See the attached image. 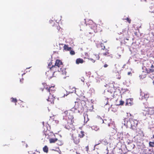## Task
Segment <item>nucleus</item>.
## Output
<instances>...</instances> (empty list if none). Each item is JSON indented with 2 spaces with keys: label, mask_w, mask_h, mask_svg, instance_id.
Returning <instances> with one entry per match:
<instances>
[{
  "label": "nucleus",
  "mask_w": 154,
  "mask_h": 154,
  "mask_svg": "<svg viewBox=\"0 0 154 154\" xmlns=\"http://www.w3.org/2000/svg\"><path fill=\"white\" fill-rule=\"evenodd\" d=\"M153 84L154 85V80L153 81Z\"/></svg>",
  "instance_id": "obj_46"
},
{
  "label": "nucleus",
  "mask_w": 154,
  "mask_h": 154,
  "mask_svg": "<svg viewBox=\"0 0 154 154\" xmlns=\"http://www.w3.org/2000/svg\"><path fill=\"white\" fill-rule=\"evenodd\" d=\"M116 101V103L115 104L113 105H112L111 106V107L112 109H113L115 106L122 105H123L124 103V101L120 100L118 98H117Z\"/></svg>",
  "instance_id": "obj_9"
},
{
  "label": "nucleus",
  "mask_w": 154,
  "mask_h": 154,
  "mask_svg": "<svg viewBox=\"0 0 154 154\" xmlns=\"http://www.w3.org/2000/svg\"><path fill=\"white\" fill-rule=\"evenodd\" d=\"M114 77L118 79H120L121 76L120 75L119 73L118 72H116L115 73L114 75Z\"/></svg>",
  "instance_id": "obj_20"
},
{
  "label": "nucleus",
  "mask_w": 154,
  "mask_h": 154,
  "mask_svg": "<svg viewBox=\"0 0 154 154\" xmlns=\"http://www.w3.org/2000/svg\"><path fill=\"white\" fill-rule=\"evenodd\" d=\"M33 154H35V153H33Z\"/></svg>",
  "instance_id": "obj_52"
},
{
  "label": "nucleus",
  "mask_w": 154,
  "mask_h": 154,
  "mask_svg": "<svg viewBox=\"0 0 154 154\" xmlns=\"http://www.w3.org/2000/svg\"><path fill=\"white\" fill-rule=\"evenodd\" d=\"M78 136L80 138L83 137L85 136V132L84 131H80V133L78 134Z\"/></svg>",
  "instance_id": "obj_19"
},
{
  "label": "nucleus",
  "mask_w": 154,
  "mask_h": 154,
  "mask_svg": "<svg viewBox=\"0 0 154 154\" xmlns=\"http://www.w3.org/2000/svg\"><path fill=\"white\" fill-rule=\"evenodd\" d=\"M109 50L108 49H105L104 51L101 52V54L103 56H108V55H109Z\"/></svg>",
  "instance_id": "obj_12"
},
{
  "label": "nucleus",
  "mask_w": 154,
  "mask_h": 154,
  "mask_svg": "<svg viewBox=\"0 0 154 154\" xmlns=\"http://www.w3.org/2000/svg\"><path fill=\"white\" fill-rule=\"evenodd\" d=\"M72 140L74 143L76 144H78L80 141V138L78 136L77 133L73 134L72 136Z\"/></svg>",
  "instance_id": "obj_3"
},
{
  "label": "nucleus",
  "mask_w": 154,
  "mask_h": 154,
  "mask_svg": "<svg viewBox=\"0 0 154 154\" xmlns=\"http://www.w3.org/2000/svg\"><path fill=\"white\" fill-rule=\"evenodd\" d=\"M91 128L92 129H93L95 131H97L99 129L98 127L96 126H93Z\"/></svg>",
  "instance_id": "obj_24"
},
{
  "label": "nucleus",
  "mask_w": 154,
  "mask_h": 154,
  "mask_svg": "<svg viewBox=\"0 0 154 154\" xmlns=\"http://www.w3.org/2000/svg\"><path fill=\"white\" fill-rule=\"evenodd\" d=\"M84 62V61L82 59L79 58L76 59V63L78 64L79 63H82Z\"/></svg>",
  "instance_id": "obj_15"
},
{
  "label": "nucleus",
  "mask_w": 154,
  "mask_h": 154,
  "mask_svg": "<svg viewBox=\"0 0 154 154\" xmlns=\"http://www.w3.org/2000/svg\"><path fill=\"white\" fill-rule=\"evenodd\" d=\"M45 97L48 101L50 102L51 103H54L55 97L53 94H49V95H48L46 93L45 94Z\"/></svg>",
  "instance_id": "obj_5"
},
{
  "label": "nucleus",
  "mask_w": 154,
  "mask_h": 154,
  "mask_svg": "<svg viewBox=\"0 0 154 154\" xmlns=\"http://www.w3.org/2000/svg\"><path fill=\"white\" fill-rule=\"evenodd\" d=\"M64 96H64H65V94H64V96Z\"/></svg>",
  "instance_id": "obj_50"
},
{
  "label": "nucleus",
  "mask_w": 154,
  "mask_h": 154,
  "mask_svg": "<svg viewBox=\"0 0 154 154\" xmlns=\"http://www.w3.org/2000/svg\"><path fill=\"white\" fill-rule=\"evenodd\" d=\"M112 111H114V112L116 111H117V109H115V110H113V109H112Z\"/></svg>",
  "instance_id": "obj_41"
},
{
  "label": "nucleus",
  "mask_w": 154,
  "mask_h": 154,
  "mask_svg": "<svg viewBox=\"0 0 154 154\" xmlns=\"http://www.w3.org/2000/svg\"><path fill=\"white\" fill-rule=\"evenodd\" d=\"M82 103H85L84 101L75 102V104L74 108H73L71 110H66L64 112L63 114L65 116L63 118V123L65 128L68 129H73L74 128V126L73 123L74 122L73 113L74 109L77 110L79 112L83 111L84 109L82 104Z\"/></svg>",
  "instance_id": "obj_1"
},
{
  "label": "nucleus",
  "mask_w": 154,
  "mask_h": 154,
  "mask_svg": "<svg viewBox=\"0 0 154 154\" xmlns=\"http://www.w3.org/2000/svg\"><path fill=\"white\" fill-rule=\"evenodd\" d=\"M76 153H77V154H80V153H78L77 152H76Z\"/></svg>",
  "instance_id": "obj_43"
},
{
  "label": "nucleus",
  "mask_w": 154,
  "mask_h": 154,
  "mask_svg": "<svg viewBox=\"0 0 154 154\" xmlns=\"http://www.w3.org/2000/svg\"><path fill=\"white\" fill-rule=\"evenodd\" d=\"M88 59L93 63H94L95 62V60H94V59L93 57L92 58H89Z\"/></svg>",
  "instance_id": "obj_29"
},
{
  "label": "nucleus",
  "mask_w": 154,
  "mask_h": 154,
  "mask_svg": "<svg viewBox=\"0 0 154 154\" xmlns=\"http://www.w3.org/2000/svg\"><path fill=\"white\" fill-rule=\"evenodd\" d=\"M128 75H129L131 76L132 75V73L131 72H128Z\"/></svg>",
  "instance_id": "obj_36"
},
{
  "label": "nucleus",
  "mask_w": 154,
  "mask_h": 154,
  "mask_svg": "<svg viewBox=\"0 0 154 154\" xmlns=\"http://www.w3.org/2000/svg\"><path fill=\"white\" fill-rule=\"evenodd\" d=\"M98 144H96L95 146H94V147H95L96 146H97Z\"/></svg>",
  "instance_id": "obj_45"
},
{
  "label": "nucleus",
  "mask_w": 154,
  "mask_h": 154,
  "mask_svg": "<svg viewBox=\"0 0 154 154\" xmlns=\"http://www.w3.org/2000/svg\"><path fill=\"white\" fill-rule=\"evenodd\" d=\"M142 113L145 116L147 115H152L154 114V107H145L143 110Z\"/></svg>",
  "instance_id": "obj_2"
},
{
  "label": "nucleus",
  "mask_w": 154,
  "mask_h": 154,
  "mask_svg": "<svg viewBox=\"0 0 154 154\" xmlns=\"http://www.w3.org/2000/svg\"><path fill=\"white\" fill-rule=\"evenodd\" d=\"M105 49H106L105 48V47L104 46L103 48L101 49V51L102 52V51H105Z\"/></svg>",
  "instance_id": "obj_31"
},
{
  "label": "nucleus",
  "mask_w": 154,
  "mask_h": 154,
  "mask_svg": "<svg viewBox=\"0 0 154 154\" xmlns=\"http://www.w3.org/2000/svg\"><path fill=\"white\" fill-rule=\"evenodd\" d=\"M149 146L151 147H154V142H149Z\"/></svg>",
  "instance_id": "obj_26"
},
{
  "label": "nucleus",
  "mask_w": 154,
  "mask_h": 154,
  "mask_svg": "<svg viewBox=\"0 0 154 154\" xmlns=\"http://www.w3.org/2000/svg\"><path fill=\"white\" fill-rule=\"evenodd\" d=\"M93 57L94 59V60H95V61L99 60L100 58V57L99 55L97 54H94L93 56Z\"/></svg>",
  "instance_id": "obj_21"
},
{
  "label": "nucleus",
  "mask_w": 154,
  "mask_h": 154,
  "mask_svg": "<svg viewBox=\"0 0 154 154\" xmlns=\"http://www.w3.org/2000/svg\"><path fill=\"white\" fill-rule=\"evenodd\" d=\"M47 90V94L48 95L49 94H53L56 91V88L54 86H51L50 87L49 86L46 88Z\"/></svg>",
  "instance_id": "obj_6"
},
{
  "label": "nucleus",
  "mask_w": 154,
  "mask_h": 154,
  "mask_svg": "<svg viewBox=\"0 0 154 154\" xmlns=\"http://www.w3.org/2000/svg\"><path fill=\"white\" fill-rule=\"evenodd\" d=\"M23 79H20V82H21L22 81H23Z\"/></svg>",
  "instance_id": "obj_40"
},
{
  "label": "nucleus",
  "mask_w": 154,
  "mask_h": 154,
  "mask_svg": "<svg viewBox=\"0 0 154 154\" xmlns=\"http://www.w3.org/2000/svg\"><path fill=\"white\" fill-rule=\"evenodd\" d=\"M11 101L13 102H14L15 103H16L17 102V99L16 98H14L13 97H12L11 98Z\"/></svg>",
  "instance_id": "obj_27"
},
{
  "label": "nucleus",
  "mask_w": 154,
  "mask_h": 154,
  "mask_svg": "<svg viewBox=\"0 0 154 154\" xmlns=\"http://www.w3.org/2000/svg\"><path fill=\"white\" fill-rule=\"evenodd\" d=\"M127 115H126V119L127 120H129L132 119L131 116V114L130 113H127Z\"/></svg>",
  "instance_id": "obj_22"
},
{
  "label": "nucleus",
  "mask_w": 154,
  "mask_h": 154,
  "mask_svg": "<svg viewBox=\"0 0 154 154\" xmlns=\"http://www.w3.org/2000/svg\"><path fill=\"white\" fill-rule=\"evenodd\" d=\"M62 62L60 60H57L55 63L54 65L55 66L58 67L59 68H61L63 65Z\"/></svg>",
  "instance_id": "obj_11"
},
{
  "label": "nucleus",
  "mask_w": 154,
  "mask_h": 154,
  "mask_svg": "<svg viewBox=\"0 0 154 154\" xmlns=\"http://www.w3.org/2000/svg\"><path fill=\"white\" fill-rule=\"evenodd\" d=\"M50 26H52L54 27V29L55 30H57L58 31L60 29V28L59 26V24L57 23L55 24L53 21L51 20L50 21Z\"/></svg>",
  "instance_id": "obj_7"
},
{
  "label": "nucleus",
  "mask_w": 154,
  "mask_h": 154,
  "mask_svg": "<svg viewBox=\"0 0 154 154\" xmlns=\"http://www.w3.org/2000/svg\"><path fill=\"white\" fill-rule=\"evenodd\" d=\"M43 149L44 152L46 153L48 152V148L47 146H45L43 148Z\"/></svg>",
  "instance_id": "obj_23"
},
{
  "label": "nucleus",
  "mask_w": 154,
  "mask_h": 154,
  "mask_svg": "<svg viewBox=\"0 0 154 154\" xmlns=\"http://www.w3.org/2000/svg\"><path fill=\"white\" fill-rule=\"evenodd\" d=\"M108 66V65L106 64H105L104 65V67L105 68L107 67Z\"/></svg>",
  "instance_id": "obj_37"
},
{
  "label": "nucleus",
  "mask_w": 154,
  "mask_h": 154,
  "mask_svg": "<svg viewBox=\"0 0 154 154\" xmlns=\"http://www.w3.org/2000/svg\"><path fill=\"white\" fill-rule=\"evenodd\" d=\"M59 67L55 66V65H52L51 67H50V71L52 73H54L55 72L57 71L60 72V69H61V68L59 69Z\"/></svg>",
  "instance_id": "obj_8"
},
{
  "label": "nucleus",
  "mask_w": 154,
  "mask_h": 154,
  "mask_svg": "<svg viewBox=\"0 0 154 154\" xmlns=\"http://www.w3.org/2000/svg\"><path fill=\"white\" fill-rule=\"evenodd\" d=\"M141 2L145 1L150 5V10L149 11L151 13H154V0H141Z\"/></svg>",
  "instance_id": "obj_4"
},
{
  "label": "nucleus",
  "mask_w": 154,
  "mask_h": 154,
  "mask_svg": "<svg viewBox=\"0 0 154 154\" xmlns=\"http://www.w3.org/2000/svg\"><path fill=\"white\" fill-rule=\"evenodd\" d=\"M70 51V53L71 55H74L75 54V53L74 51L72 50V49H71V50Z\"/></svg>",
  "instance_id": "obj_28"
},
{
  "label": "nucleus",
  "mask_w": 154,
  "mask_h": 154,
  "mask_svg": "<svg viewBox=\"0 0 154 154\" xmlns=\"http://www.w3.org/2000/svg\"><path fill=\"white\" fill-rule=\"evenodd\" d=\"M115 94H113V98H115Z\"/></svg>",
  "instance_id": "obj_42"
},
{
  "label": "nucleus",
  "mask_w": 154,
  "mask_h": 154,
  "mask_svg": "<svg viewBox=\"0 0 154 154\" xmlns=\"http://www.w3.org/2000/svg\"><path fill=\"white\" fill-rule=\"evenodd\" d=\"M89 120V119L88 118V115H85L84 116V121L85 122L87 123V122Z\"/></svg>",
  "instance_id": "obj_25"
},
{
  "label": "nucleus",
  "mask_w": 154,
  "mask_h": 154,
  "mask_svg": "<svg viewBox=\"0 0 154 154\" xmlns=\"http://www.w3.org/2000/svg\"><path fill=\"white\" fill-rule=\"evenodd\" d=\"M89 33L91 34V32H89Z\"/></svg>",
  "instance_id": "obj_51"
},
{
  "label": "nucleus",
  "mask_w": 154,
  "mask_h": 154,
  "mask_svg": "<svg viewBox=\"0 0 154 154\" xmlns=\"http://www.w3.org/2000/svg\"><path fill=\"white\" fill-rule=\"evenodd\" d=\"M133 99L132 98L127 99L126 102V105H131L133 103Z\"/></svg>",
  "instance_id": "obj_13"
},
{
  "label": "nucleus",
  "mask_w": 154,
  "mask_h": 154,
  "mask_svg": "<svg viewBox=\"0 0 154 154\" xmlns=\"http://www.w3.org/2000/svg\"><path fill=\"white\" fill-rule=\"evenodd\" d=\"M53 61V60H51V62H50L48 64V66L50 68V67H51V65L52 64V61Z\"/></svg>",
  "instance_id": "obj_33"
},
{
  "label": "nucleus",
  "mask_w": 154,
  "mask_h": 154,
  "mask_svg": "<svg viewBox=\"0 0 154 154\" xmlns=\"http://www.w3.org/2000/svg\"><path fill=\"white\" fill-rule=\"evenodd\" d=\"M126 20H127V22L129 23H131V19H130L128 17H127V18L126 19Z\"/></svg>",
  "instance_id": "obj_30"
},
{
  "label": "nucleus",
  "mask_w": 154,
  "mask_h": 154,
  "mask_svg": "<svg viewBox=\"0 0 154 154\" xmlns=\"http://www.w3.org/2000/svg\"><path fill=\"white\" fill-rule=\"evenodd\" d=\"M21 103L22 104L20 105V107L21 108L24 107V104H23L24 103L23 102H21Z\"/></svg>",
  "instance_id": "obj_34"
},
{
  "label": "nucleus",
  "mask_w": 154,
  "mask_h": 154,
  "mask_svg": "<svg viewBox=\"0 0 154 154\" xmlns=\"http://www.w3.org/2000/svg\"><path fill=\"white\" fill-rule=\"evenodd\" d=\"M93 29L94 30V32H95V29L96 28V25L95 24H94V25H93Z\"/></svg>",
  "instance_id": "obj_32"
},
{
  "label": "nucleus",
  "mask_w": 154,
  "mask_h": 154,
  "mask_svg": "<svg viewBox=\"0 0 154 154\" xmlns=\"http://www.w3.org/2000/svg\"><path fill=\"white\" fill-rule=\"evenodd\" d=\"M103 123H104V121L103 120Z\"/></svg>",
  "instance_id": "obj_47"
},
{
  "label": "nucleus",
  "mask_w": 154,
  "mask_h": 154,
  "mask_svg": "<svg viewBox=\"0 0 154 154\" xmlns=\"http://www.w3.org/2000/svg\"><path fill=\"white\" fill-rule=\"evenodd\" d=\"M91 27L92 28V26H91Z\"/></svg>",
  "instance_id": "obj_49"
},
{
  "label": "nucleus",
  "mask_w": 154,
  "mask_h": 154,
  "mask_svg": "<svg viewBox=\"0 0 154 154\" xmlns=\"http://www.w3.org/2000/svg\"><path fill=\"white\" fill-rule=\"evenodd\" d=\"M147 73H149L154 72V66L152 65L150 68L146 70Z\"/></svg>",
  "instance_id": "obj_14"
},
{
  "label": "nucleus",
  "mask_w": 154,
  "mask_h": 154,
  "mask_svg": "<svg viewBox=\"0 0 154 154\" xmlns=\"http://www.w3.org/2000/svg\"><path fill=\"white\" fill-rule=\"evenodd\" d=\"M86 150L87 151L88 150V149H89L88 146H87L86 147Z\"/></svg>",
  "instance_id": "obj_38"
},
{
  "label": "nucleus",
  "mask_w": 154,
  "mask_h": 154,
  "mask_svg": "<svg viewBox=\"0 0 154 154\" xmlns=\"http://www.w3.org/2000/svg\"><path fill=\"white\" fill-rule=\"evenodd\" d=\"M110 56H111V58L112 57V55H111Z\"/></svg>",
  "instance_id": "obj_44"
},
{
  "label": "nucleus",
  "mask_w": 154,
  "mask_h": 154,
  "mask_svg": "<svg viewBox=\"0 0 154 154\" xmlns=\"http://www.w3.org/2000/svg\"><path fill=\"white\" fill-rule=\"evenodd\" d=\"M127 125L126 126L127 128H131V119L127 120Z\"/></svg>",
  "instance_id": "obj_17"
},
{
  "label": "nucleus",
  "mask_w": 154,
  "mask_h": 154,
  "mask_svg": "<svg viewBox=\"0 0 154 154\" xmlns=\"http://www.w3.org/2000/svg\"><path fill=\"white\" fill-rule=\"evenodd\" d=\"M153 138H154V135H153Z\"/></svg>",
  "instance_id": "obj_48"
},
{
  "label": "nucleus",
  "mask_w": 154,
  "mask_h": 154,
  "mask_svg": "<svg viewBox=\"0 0 154 154\" xmlns=\"http://www.w3.org/2000/svg\"><path fill=\"white\" fill-rule=\"evenodd\" d=\"M145 95H144V98H146V97H147V94H146V97H145Z\"/></svg>",
  "instance_id": "obj_39"
},
{
  "label": "nucleus",
  "mask_w": 154,
  "mask_h": 154,
  "mask_svg": "<svg viewBox=\"0 0 154 154\" xmlns=\"http://www.w3.org/2000/svg\"><path fill=\"white\" fill-rule=\"evenodd\" d=\"M71 47H69L68 45H64L63 47V50H65L66 51H70L72 49Z\"/></svg>",
  "instance_id": "obj_16"
},
{
  "label": "nucleus",
  "mask_w": 154,
  "mask_h": 154,
  "mask_svg": "<svg viewBox=\"0 0 154 154\" xmlns=\"http://www.w3.org/2000/svg\"><path fill=\"white\" fill-rule=\"evenodd\" d=\"M131 128L132 129H134L137 126V122L136 120H134L132 119H131Z\"/></svg>",
  "instance_id": "obj_10"
},
{
  "label": "nucleus",
  "mask_w": 154,
  "mask_h": 154,
  "mask_svg": "<svg viewBox=\"0 0 154 154\" xmlns=\"http://www.w3.org/2000/svg\"><path fill=\"white\" fill-rule=\"evenodd\" d=\"M105 150L106 151V154H107L109 153V151L108 149V148L107 147L106 149Z\"/></svg>",
  "instance_id": "obj_35"
},
{
  "label": "nucleus",
  "mask_w": 154,
  "mask_h": 154,
  "mask_svg": "<svg viewBox=\"0 0 154 154\" xmlns=\"http://www.w3.org/2000/svg\"><path fill=\"white\" fill-rule=\"evenodd\" d=\"M58 140V139L57 138H51L49 139V142L51 143H54Z\"/></svg>",
  "instance_id": "obj_18"
}]
</instances>
